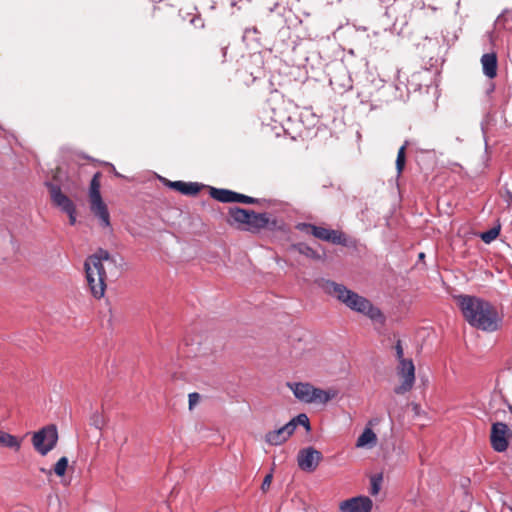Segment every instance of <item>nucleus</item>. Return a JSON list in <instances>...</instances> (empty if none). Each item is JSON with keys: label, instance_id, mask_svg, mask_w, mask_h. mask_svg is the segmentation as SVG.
<instances>
[{"label": "nucleus", "instance_id": "1", "mask_svg": "<svg viewBox=\"0 0 512 512\" xmlns=\"http://www.w3.org/2000/svg\"><path fill=\"white\" fill-rule=\"evenodd\" d=\"M455 299L464 320L471 327L489 333L500 329L503 318L491 302L466 294L458 295Z\"/></svg>", "mask_w": 512, "mask_h": 512}, {"label": "nucleus", "instance_id": "2", "mask_svg": "<svg viewBox=\"0 0 512 512\" xmlns=\"http://www.w3.org/2000/svg\"><path fill=\"white\" fill-rule=\"evenodd\" d=\"M322 288L326 294L334 297L352 311L363 314L373 321L384 322L385 318L379 308L375 307L370 300L348 289L343 284L325 280L322 283Z\"/></svg>", "mask_w": 512, "mask_h": 512}, {"label": "nucleus", "instance_id": "3", "mask_svg": "<svg viewBox=\"0 0 512 512\" xmlns=\"http://www.w3.org/2000/svg\"><path fill=\"white\" fill-rule=\"evenodd\" d=\"M84 267L87 284L92 295L97 299L102 298L106 290L107 271L111 272L112 269H116L115 260L108 251L99 249L86 259Z\"/></svg>", "mask_w": 512, "mask_h": 512}, {"label": "nucleus", "instance_id": "4", "mask_svg": "<svg viewBox=\"0 0 512 512\" xmlns=\"http://www.w3.org/2000/svg\"><path fill=\"white\" fill-rule=\"evenodd\" d=\"M287 387L298 401L305 404L326 405L338 396L335 388L321 389L309 382H288Z\"/></svg>", "mask_w": 512, "mask_h": 512}, {"label": "nucleus", "instance_id": "5", "mask_svg": "<svg viewBox=\"0 0 512 512\" xmlns=\"http://www.w3.org/2000/svg\"><path fill=\"white\" fill-rule=\"evenodd\" d=\"M58 441L57 428L54 425H48L35 432L32 436V444L35 450L42 456L47 455Z\"/></svg>", "mask_w": 512, "mask_h": 512}, {"label": "nucleus", "instance_id": "6", "mask_svg": "<svg viewBox=\"0 0 512 512\" xmlns=\"http://www.w3.org/2000/svg\"><path fill=\"white\" fill-rule=\"evenodd\" d=\"M396 371L400 378V384L394 388V392L402 395L409 392L415 384V366L412 359L398 363Z\"/></svg>", "mask_w": 512, "mask_h": 512}, {"label": "nucleus", "instance_id": "7", "mask_svg": "<svg viewBox=\"0 0 512 512\" xmlns=\"http://www.w3.org/2000/svg\"><path fill=\"white\" fill-rule=\"evenodd\" d=\"M301 230H306L311 233L314 237L331 242L333 244H345V235L337 230L327 229L324 227L312 225V224H301L299 225Z\"/></svg>", "mask_w": 512, "mask_h": 512}, {"label": "nucleus", "instance_id": "8", "mask_svg": "<svg viewBox=\"0 0 512 512\" xmlns=\"http://www.w3.org/2000/svg\"><path fill=\"white\" fill-rule=\"evenodd\" d=\"M511 435L508 426L503 422L492 424L490 443L496 452H505L508 448V438Z\"/></svg>", "mask_w": 512, "mask_h": 512}, {"label": "nucleus", "instance_id": "9", "mask_svg": "<svg viewBox=\"0 0 512 512\" xmlns=\"http://www.w3.org/2000/svg\"><path fill=\"white\" fill-rule=\"evenodd\" d=\"M322 454L313 447L301 449L297 455V463L301 470L313 472L322 460Z\"/></svg>", "mask_w": 512, "mask_h": 512}, {"label": "nucleus", "instance_id": "10", "mask_svg": "<svg viewBox=\"0 0 512 512\" xmlns=\"http://www.w3.org/2000/svg\"><path fill=\"white\" fill-rule=\"evenodd\" d=\"M373 506L372 500L367 496H357L339 504L341 512H371Z\"/></svg>", "mask_w": 512, "mask_h": 512}, {"label": "nucleus", "instance_id": "11", "mask_svg": "<svg viewBox=\"0 0 512 512\" xmlns=\"http://www.w3.org/2000/svg\"><path fill=\"white\" fill-rule=\"evenodd\" d=\"M294 431H295L294 423H287L284 426H282L276 430L269 431L265 435V441L269 445H273V446L281 445L289 439V437L294 433Z\"/></svg>", "mask_w": 512, "mask_h": 512}, {"label": "nucleus", "instance_id": "12", "mask_svg": "<svg viewBox=\"0 0 512 512\" xmlns=\"http://www.w3.org/2000/svg\"><path fill=\"white\" fill-rule=\"evenodd\" d=\"M91 212L99 218L103 227L110 226V215L102 196L89 197Z\"/></svg>", "mask_w": 512, "mask_h": 512}, {"label": "nucleus", "instance_id": "13", "mask_svg": "<svg viewBox=\"0 0 512 512\" xmlns=\"http://www.w3.org/2000/svg\"><path fill=\"white\" fill-rule=\"evenodd\" d=\"M48 187L52 202L55 206L60 208L65 213L75 208L74 203L64 193H62L59 186L49 184Z\"/></svg>", "mask_w": 512, "mask_h": 512}, {"label": "nucleus", "instance_id": "14", "mask_svg": "<svg viewBox=\"0 0 512 512\" xmlns=\"http://www.w3.org/2000/svg\"><path fill=\"white\" fill-rule=\"evenodd\" d=\"M483 73L489 79L497 76L498 61L495 53H486L481 57Z\"/></svg>", "mask_w": 512, "mask_h": 512}, {"label": "nucleus", "instance_id": "15", "mask_svg": "<svg viewBox=\"0 0 512 512\" xmlns=\"http://www.w3.org/2000/svg\"><path fill=\"white\" fill-rule=\"evenodd\" d=\"M269 222H270V219L268 217V214L255 213L254 211H251V215L249 217V221L246 226V229L250 230V231H257V230L267 227Z\"/></svg>", "mask_w": 512, "mask_h": 512}, {"label": "nucleus", "instance_id": "16", "mask_svg": "<svg viewBox=\"0 0 512 512\" xmlns=\"http://www.w3.org/2000/svg\"><path fill=\"white\" fill-rule=\"evenodd\" d=\"M377 443V436L371 428H365L356 441L357 448L373 447Z\"/></svg>", "mask_w": 512, "mask_h": 512}, {"label": "nucleus", "instance_id": "17", "mask_svg": "<svg viewBox=\"0 0 512 512\" xmlns=\"http://www.w3.org/2000/svg\"><path fill=\"white\" fill-rule=\"evenodd\" d=\"M0 447H8L18 451L21 447V440L0 430Z\"/></svg>", "mask_w": 512, "mask_h": 512}, {"label": "nucleus", "instance_id": "18", "mask_svg": "<svg viewBox=\"0 0 512 512\" xmlns=\"http://www.w3.org/2000/svg\"><path fill=\"white\" fill-rule=\"evenodd\" d=\"M211 196L223 203H234L236 196V192L226 190V189H216L212 188L211 190Z\"/></svg>", "mask_w": 512, "mask_h": 512}, {"label": "nucleus", "instance_id": "19", "mask_svg": "<svg viewBox=\"0 0 512 512\" xmlns=\"http://www.w3.org/2000/svg\"><path fill=\"white\" fill-rule=\"evenodd\" d=\"M251 215V211L241 209V208H233L230 210V217L233 222L247 226L249 217Z\"/></svg>", "mask_w": 512, "mask_h": 512}, {"label": "nucleus", "instance_id": "20", "mask_svg": "<svg viewBox=\"0 0 512 512\" xmlns=\"http://www.w3.org/2000/svg\"><path fill=\"white\" fill-rule=\"evenodd\" d=\"M100 173H96L91 182H90V187H89V197H97V196H101V193H100V187H101V184H100Z\"/></svg>", "mask_w": 512, "mask_h": 512}, {"label": "nucleus", "instance_id": "21", "mask_svg": "<svg viewBox=\"0 0 512 512\" xmlns=\"http://www.w3.org/2000/svg\"><path fill=\"white\" fill-rule=\"evenodd\" d=\"M294 249H296L300 254L305 255L308 258L320 259V255L315 250H313L311 247H309L305 244L295 245Z\"/></svg>", "mask_w": 512, "mask_h": 512}, {"label": "nucleus", "instance_id": "22", "mask_svg": "<svg viewBox=\"0 0 512 512\" xmlns=\"http://www.w3.org/2000/svg\"><path fill=\"white\" fill-rule=\"evenodd\" d=\"M68 463L69 461L67 457H61L54 465V473L59 477L64 476L68 467Z\"/></svg>", "mask_w": 512, "mask_h": 512}, {"label": "nucleus", "instance_id": "23", "mask_svg": "<svg viewBox=\"0 0 512 512\" xmlns=\"http://www.w3.org/2000/svg\"><path fill=\"white\" fill-rule=\"evenodd\" d=\"M407 144H404L400 147L397 153L396 158V169L398 175H400L404 169L405 166V151H406Z\"/></svg>", "mask_w": 512, "mask_h": 512}, {"label": "nucleus", "instance_id": "24", "mask_svg": "<svg viewBox=\"0 0 512 512\" xmlns=\"http://www.w3.org/2000/svg\"><path fill=\"white\" fill-rule=\"evenodd\" d=\"M500 229L497 227H493L488 231L481 233L480 238L483 242L489 244L494 241L499 235Z\"/></svg>", "mask_w": 512, "mask_h": 512}, {"label": "nucleus", "instance_id": "25", "mask_svg": "<svg viewBox=\"0 0 512 512\" xmlns=\"http://www.w3.org/2000/svg\"><path fill=\"white\" fill-rule=\"evenodd\" d=\"M288 423H294L295 428L297 427V425H303L306 427L307 430L310 429L309 419L306 414H299L297 417L293 418Z\"/></svg>", "mask_w": 512, "mask_h": 512}, {"label": "nucleus", "instance_id": "26", "mask_svg": "<svg viewBox=\"0 0 512 512\" xmlns=\"http://www.w3.org/2000/svg\"><path fill=\"white\" fill-rule=\"evenodd\" d=\"M235 201L237 203H247V204H253L257 202V199L246 196L244 194L236 193V196H234Z\"/></svg>", "mask_w": 512, "mask_h": 512}, {"label": "nucleus", "instance_id": "27", "mask_svg": "<svg viewBox=\"0 0 512 512\" xmlns=\"http://www.w3.org/2000/svg\"><path fill=\"white\" fill-rule=\"evenodd\" d=\"M395 352L398 363L402 362L403 360H409L408 358L404 357V351L400 340H398L395 345Z\"/></svg>", "mask_w": 512, "mask_h": 512}, {"label": "nucleus", "instance_id": "28", "mask_svg": "<svg viewBox=\"0 0 512 512\" xmlns=\"http://www.w3.org/2000/svg\"><path fill=\"white\" fill-rule=\"evenodd\" d=\"M189 192H184L185 195H195L200 191V186L197 183H186V188Z\"/></svg>", "mask_w": 512, "mask_h": 512}, {"label": "nucleus", "instance_id": "29", "mask_svg": "<svg viewBox=\"0 0 512 512\" xmlns=\"http://www.w3.org/2000/svg\"><path fill=\"white\" fill-rule=\"evenodd\" d=\"M169 186L179 192H181L182 194L184 192H189L188 190H184V188H186V182H183V181H174V182H170L169 183Z\"/></svg>", "mask_w": 512, "mask_h": 512}, {"label": "nucleus", "instance_id": "30", "mask_svg": "<svg viewBox=\"0 0 512 512\" xmlns=\"http://www.w3.org/2000/svg\"><path fill=\"white\" fill-rule=\"evenodd\" d=\"M272 479H273V475L272 473H269L265 476L263 482H262V485H261V490L263 492H266L269 488H270V485L272 483Z\"/></svg>", "mask_w": 512, "mask_h": 512}, {"label": "nucleus", "instance_id": "31", "mask_svg": "<svg viewBox=\"0 0 512 512\" xmlns=\"http://www.w3.org/2000/svg\"><path fill=\"white\" fill-rule=\"evenodd\" d=\"M200 400V395L198 393H190L189 394V408L192 409Z\"/></svg>", "mask_w": 512, "mask_h": 512}, {"label": "nucleus", "instance_id": "32", "mask_svg": "<svg viewBox=\"0 0 512 512\" xmlns=\"http://www.w3.org/2000/svg\"><path fill=\"white\" fill-rule=\"evenodd\" d=\"M69 216V223L74 225L76 223V208H73L71 211L66 212Z\"/></svg>", "mask_w": 512, "mask_h": 512}, {"label": "nucleus", "instance_id": "33", "mask_svg": "<svg viewBox=\"0 0 512 512\" xmlns=\"http://www.w3.org/2000/svg\"><path fill=\"white\" fill-rule=\"evenodd\" d=\"M378 490H379L378 486L376 485V483H374L373 488H372V494H374V495L377 494Z\"/></svg>", "mask_w": 512, "mask_h": 512}, {"label": "nucleus", "instance_id": "34", "mask_svg": "<svg viewBox=\"0 0 512 512\" xmlns=\"http://www.w3.org/2000/svg\"><path fill=\"white\" fill-rule=\"evenodd\" d=\"M424 257H425V254H424L423 252H421V253L419 254V259H423Z\"/></svg>", "mask_w": 512, "mask_h": 512}, {"label": "nucleus", "instance_id": "35", "mask_svg": "<svg viewBox=\"0 0 512 512\" xmlns=\"http://www.w3.org/2000/svg\"><path fill=\"white\" fill-rule=\"evenodd\" d=\"M510 411L512 412V406H510Z\"/></svg>", "mask_w": 512, "mask_h": 512}]
</instances>
